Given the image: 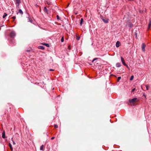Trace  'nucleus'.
Segmentation results:
<instances>
[{
	"label": "nucleus",
	"instance_id": "412c9836",
	"mask_svg": "<svg viewBox=\"0 0 151 151\" xmlns=\"http://www.w3.org/2000/svg\"><path fill=\"white\" fill-rule=\"evenodd\" d=\"M80 39V37L78 36H76V39L77 40H78Z\"/></svg>",
	"mask_w": 151,
	"mask_h": 151
},
{
	"label": "nucleus",
	"instance_id": "4be33fe9",
	"mask_svg": "<svg viewBox=\"0 0 151 151\" xmlns=\"http://www.w3.org/2000/svg\"><path fill=\"white\" fill-rule=\"evenodd\" d=\"M121 79V77H118V78H117V81L118 82L119 81H120V80Z\"/></svg>",
	"mask_w": 151,
	"mask_h": 151
},
{
	"label": "nucleus",
	"instance_id": "7ed1b4c3",
	"mask_svg": "<svg viewBox=\"0 0 151 151\" xmlns=\"http://www.w3.org/2000/svg\"><path fill=\"white\" fill-rule=\"evenodd\" d=\"M16 35L14 31H12L10 34V35L11 37H12L15 36Z\"/></svg>",
	"mask_w": 151,
	"mask_h": 151
},
{
	"label": "nucleus",
	"instance_id": "423d86ee",
	"mask_svg": "<svg viewBox=\"0 0 151 151\" xmlns=\"http://www.w3.org/2000/svg\"><path fill=\"white\" fill-rule=\"evenodd\" d=\"M102 20L105 23H107L108 22V19H103Z\"/></svg>",
	"mask_w": 151,
	"mask_h": 151
},
{
	"label": "nucleus",
	"instance_id": "bb28decb",
	"mask_svg": "<svg viewBox=\"0 0 151 151\" xmlns=\"http://www.w3.org/2000/svg\"><path fill=\"white\" fill-rule=\"evenodd\" d=\"M54 127L55 128H57L58 127V126L57 125H55Z\"/></svg>",
	"mask_w": 151,
	"mask_h": 151
},
{
	"label": "nucleus",
	"instance_id": "c756f323",
	"mask_svg": "<svg viewBox=\"0 0 151 151\" xmlns=\"http://www.w3.org/2000/svg\"><path fill=\"white\" fill-rule=\"evenodd\" d=\"M124 66H126L129 69V67L126 64V65H125Z\"/></svg>",
	"mask_w": 151,
	"mask_h": 151
},
{
	"label": "nucleus",
	"instance_id": "c85d7f7f",
	"mask_svg": "<svg viewBox=\"0 0 151 151\" xmlns=\"http://www.w3.org/2000/svg\"><path fill=\"white\" fill-rule=\"evenodd\" d=\"M12 18L14 19H15L16 18V17L15 16L13 17H12Z\"/></svg>",
	"mask_w": 151,
	"mask_h": 151
},
{
	"label": "nucleus",
	"instance_id": "f257e3e1",
	"mask_svg": "<svg viewBox=\"0 0 151 151\" xmlns=\"http://www.w3.org/2000/svg\"><path fill=\"white\" fill-rule=\"evenodd\" d=\"M138 99L136 98H133L131 99H129V102L131 103V105L132 106H134L135 105L134 104V103L136 101H138Z\"/></svg>",
	"mask_w": 151,
	"mask_h": 151
},
{
	"label": "nucleus",
	"instance_id": "2eb2a0df",
	"mask_svg": "<svg viewBox=\"0 0 151 151\" xmlns=\"http://www.w3.org/2000/svg\"><path fill=\"white\" fill-rule=\"evenodd\" d=\"M7 14L6 13H4V15L3 16V18H5L7 16Z\"/></svg>",
	"mask_w": 151,
	"mask_h": 151
},
{
	"label": "nucleus",
	"instance_id": "9d476101",
	"mask_svg": "<svg viewBox=\"0 0 151 151\" xmlns=\"http://www.w3.org/2000/svg\"><path fill=\"white\" fill-rule=\"evenodd\" d=\"M9 147H10L11 150L12 151L13 150V147H12L11 144V143H9Z\"/></svg>",
	"mask_w": 151,
	"mask_h": 151
},
{
	"label": "nucleus",
	"instance_id": "cd10ccee",
	"mask_svg": "<svg viewBox=\"0 0 151 151\" xmlns=\"http://www.w3.org/2000/svg\"><path fill=\"white\" fill-rule=\"evenodd\" d=\"M57 18L58 19H59V17L58 15H57Z\"/></svg>",
	"mask_w": 151,
	"mask_h": 151
},
{
	"label": "nucleus",
	"instance_id": "a211bd4d",
	"mask_svg": "<svg viewBox=\"0 0 151 151\" xmlns=\"http://www.w3.org/2000/svg\"><path fill=\"white\" fill-rule=\"evenodd\" d=\"M61 42H64V37L63 36L62 38H61Z\"/></svg>",
	"mask_w": 151,
	"mask_h": 151
},
{
	"label": "nucleus",
	"instance_id": "f704fd0d",
	"mask_svg": "<svg viewBox=\"0 0 151 151\" xmlns=\"http://www.w3.org/2000/svg\"><path fill=\"white\" fill-rule=\"evenodd\" d=\"M68 48L69 49H70V47L69 46L68 47Z\"/></svg>",
	"mask_w": 151,
	"mask_h": 151
},
{
	"label": "nucleus",
	"instance_id": "20e7f679",
	"mask_svg": "<svg viewBox=\"0 0 151 151\" xmlns=\"http://www.w3.org/2000/svg\"><path fill=\"white\" fill-rule=\"evenodd\" d=\"M146 47V45L144 43H143L142 44V50L143 52H145V47Z\"/></svg>",
	"mask_w": 151,
	"mask_h": 151
},
{
	"label": "nucleus",
	"instance_id": "393cba45",
	"mask_svg": "<svg viewBox=\"0 0 151 151\" xmlns=\"http://www.w3.org/2000/svg\"><path fill=\"white\" fill-rule=\"evenodd\" d=\"M28 22H32V19L31 18H29Z\"/></svg>",
	"mask_w": 151,
	"mask_h": 151
},
{
	"label": "nucleus",
	"instance_id": "dca6fc26",
	"mask_svg": "<svg viewBox=\"0 0 151 151\" xmlns=\"http://www.w3.org/2000/svg\"><path fill=\"white\" fill-rule=\"evenodd\" d=\"M40 49H42V50H43L44 49L45 47L43 46H40Z\"/></svg>",
	"mask_w": 151,
	"mask_h": 151
},
{
	"label": "nucleus",
	"instance_id": "0eeeda50",
	"mask_svg": "<svg viewBox=\"0 0 151 151\" xmlns=\"http://www.w3.org/2000/svg\"><path fill=\"white\" fill-rule=\"evenodd\" d=\"M120 42L118 41L116 42V47H119L120 46Z\"/></svg>",
	"mask_w": 151,
	"mask_h": 151
},
{
	"label": "nucleus",
	"instance_id": "39448f33",
	"mask_svg": "<svg viewBox=\"0 0 151 151\" xmlns=\"http://www.w3.org/2000/svg\"><path fill=\"white\" fill-rule=\"evenodd\" d=\"M121 60L122 61V63L123 64V65H126V64L125 63V61L124 60L123 58L122 57H121Z\"/></svg>",
	"mask_w": 151,
	"mask_h": 151
},
{
	"label": "nucleus",
	"instance_id": "72a5a7b5",
	"mask_svg": "<svg viewBox=\"0 0 151 151\" xmlns=\"http://www.w3.org/2000/svg\"><path fill=\"white\" fill-rule=\"evenodd\" d=\"M129 1H133L134 0H128Z\"/></svg>",
	"mask_w": 151,
	"mask_h": 151
},
{
	"label": "nucleus",
	"instance_id": "a878e982",
	"mask_svg": "<svg viewBox=\"0 0 151 151\" xmlns=\"http://www.w3.org/2000/svg\"><path fill=\"white\" fill-rule=\"evenodd\" d=\"M135 90V88H133L132 90V92H134Z\"/></svg>",
	"mask_w": 151,
	"mask_h": 151
},
{
	"label": "nucleus",
	"instance_id": "f03ea898",
	"mask_svg": "<svg viewBox=\"0 0 151 151\" xmlns=\"http://www.w3.org/2000/svg\"><path fill=\"white\" fill-rule=\"evenodd\" d=\"M16 1V5L17 8H18L19 6L20 3H21L20 0H15Z\"/></svg>",
	"mask_w": 151,
	"mask_h": 151
},
{
	"label": "nucleus",
	"instance_id": "2f4dec72",
	"mask_svg": "<svg viewBox=\"0 0 151 151\" xmlns=\"http://www.w3.org/2000/svg\"><path fill=\"white\" fill-rule=\"evenodd\" d=\"M54 138H55V137H52L51 138V139L52 140V139H54Z\"/></svg>",
	"mask_w": 151,
	"mask_h": 151
},
{
	"label": "nucleus",
	"instance_id": "aec40b11",
	"mask_svg": "<svg viewBox=\"0 0 151 151\" xmlns=\"http://www.w3.org/2000/svg\"><path fill=\"white\" fill-rule=\"evenodd\" d=\"M134 78V76L132 75L131 76V77L130 78V80L132 81L133 80Z\"/></svg>",
	"mask_w": 151,
	"mask_h": 151
},
{
	"label": "nucleus",
	"instance_id": "b1692460",
	"mask_svg": "<svg viewBox=\"0 0 151 151\" xmlns=\"http://www.w3.org/2000/svg\"><path fill=\"white\" fill-rule=\"evenodd\" d=\"M13 138H12V141L13 142V145H15L16 143H15V142L14 141V140H13Z\"/></svg>",
	"mask_w": 151,
	"mask_h": 151
},
{
	"label": "nucleus",
	"instance_id": "f3484780",
	"mask_svg": "<svg viewBox=\"0 0 151 151\" xmlns=\"http://www.w3.org/2000/svg\"><path fill=\"white\" fill-rule=\"evenodd\" d=\"M151 25V22L150 21L149 25L148 26V29H149L150 28V26Z\"/></svg>",
	"mask_w": 151,
	"mask_h": 151
},
{
	"label": "nucleus",
	"instance_id": "473e14b6",
	"mask_svg": "<svg viewBox=\"0 0 151 151\" xmlns=\"http://www.w3.org/2000/svg\"><path fill=\"white\" fill-rule=\"evenodd\" d=\"M96 60V58H94V59H93V61H94L95 60Z\"/></svg>",
	"mask_w": 151,
	"mask_h": 151
},
{
	"label": "nucleus",
	"instance_id": "7c9ffc66",
	"mask_svg": "<svg viewBox=\"0 0 151 151\" xmlns=\"http://www.w3.org/2000/svg\"><path fill=\"white\" fill-rule=\"evenodd\" d=\"M49 70H50V71H54V70L52 69H50Z\"/></svg>",
	"mask_w": 151,
	"mask_h": 151
},
{
	"label": "nucleus",
	"instance_id": "5701e85b",
	"mask_svg": "<svg viewBox=\"0 0 151 151\" xmlns=\"http://www.w3.org/2000/svg\"><path fill=\"white\" fill-rule=\"evenodd\" d=\"M146 90H148L149 89V86L148 85H147L146 86Z\"/></svg>",
	"mask_w": 151,
	"mask_h": 151
},
{
	"label": "nucleus",
	"instance_id": "f8f14e48",
	"mask_svg": "<svg viewBox=\"0 0 151 151\" xmlns=\"http://www.w3.org/2000/svg\"><path fill=\"white\" fill-rule=\"evenodd\" d=\"M44 12H45L46 13H47L48 10H47V9L46 8V7H44Z\"/></svg>",
	"mask_w": 151,
	"mask_h": 151
},
{
	"label": "nucleus",
	"instance_id": "1a4fd4ad",
	"mask_svg": "<svg viewBox=\"0 0 151 151\" xmlns=\"http://www.w3.org/2000/svg\"><path fill=\"white\" fill-rule=\"evenodd\" d=\"M116 66L117 67H119L121 66V64L119 63H116Z\"/></svg>",
	"mask_w": 151,
	"mask_h": 151
},
{
	"label": "nucleus",
	"instance_id": "6e6552de",
	"mask_svg": "<svg viewBox=\"0 0 151 151\" xmlns=\"http://www.w3.org/2000/svg\"><path fill=\"white\" fill-rule=\"evenodd\" d=\"M83 19L82 18L80 20V25L81 26L83 24Z\"/></svg>",
	"mask_w": 151,
	"mask_h": 151
},
{
	"label": "nucleus",
	"instance_id": "4468645a",
	"mask_svg": "<svg viewBox=\"0 0 151 151\" xmlns=\"http://www.w3.org/2000/svg\"><path fill=\"white\" fill-rule=\"evenodd\" d=\"M43 147H44V146L43 145H41L40 146V150H43Z\"/></svg>",
	"mask_w": 151,
	"mask_h": 151
},
{
	"label": "nucleus",
	"instance_id": "ddd939ff",
	"mask_svg": "<svg viewBox=\"0 0 151 151\" xmlns=\"http://www.w3.org/2000/svg\"><path fill=\"white\" fill-rule=\"evenodd\" d=\"M2 137L3 138H5L4 132H3L2 133Z\"/></svg>",
	"mask_w": 151,
	"mask_h": 151
},
{
	"label": "nucleus",
	"instance_id": "9b49d317",
	"mask_svg": "<svg viewBox=\"0 0 151 151\" xmlns=\"http://www.w3.org/2000/svg\"><path fill=\"white\" fill-rule=\"evenodd\" d=\"M19 13L22 15L23 13L22 11V10L21 9H19Z\"/></svg>",
	"mask_w": 151,
	"mask_h": 151
},
{
	"label": "nucleus",
	"instance_id": "6ab92c4d",
	"mask_svg": "<svg viewBox=\"0 0 151 151\" xmlns=\"http://www.w3.org/2000/svg\"><path fill=\"white\" fill-rule=\"evenodd\" d=\"M43 45L46 46L47 47H49V45L48 44L45 43Z\"/></svg>",
	"mask_w": 151,
	"mask_h": 151
}]
</instances>
